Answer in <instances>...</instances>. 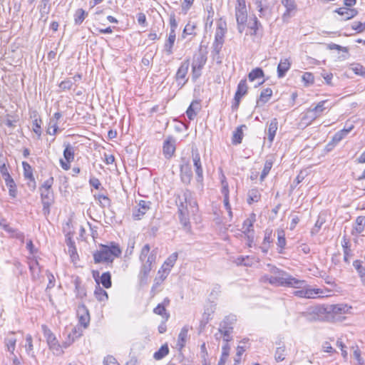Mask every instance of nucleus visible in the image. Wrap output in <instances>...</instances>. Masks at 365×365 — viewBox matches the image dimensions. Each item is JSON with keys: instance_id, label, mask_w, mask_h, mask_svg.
<instances>
[{"instance_id": "51", "label": "nucleus", "mask_w": 365, "mask_h": 365, "mask_svg": "<svg viewBox=\"0 0 365 365\" xmlns=\"http://www.w3.org/2000/svg\"><path fill=\"white\" fill-rule=\"evenodd\" d=\"M365 226V217L364 216H359L356 220V225L354 227V230L357 234H360L363 232Z\"/></svg>"}, {"instance_id": "55", "label": "nucleus", "mask_w": 365, "mask_h": 365, "mask_svg": "<svg viewBox=\"0 0 365 365\" xmlns=\"http://www.w3.org/2000/svg\"><path fill=\"white\" fill-rule=\"evenodd\" d=\"M67 245H68V252L70 255V257L72 259V261L74 262L78 258V254H77L76 248L74 245V242H71L70 240L69 242H67Z\"/></svg>"}, {"instance_id": "26", "label": "nucleus", "mask_w": 365, "mask_h": 365, "mask_svg": "<svg viewBox=\"0 0 365 365\" xmlns=\"http://www.w3.org/2000/svg\"><path fill=\"white\" fill-rule=\"evenodd\" d=\"M341 246L343 247L344 252V260L345 262L349 263V258L350 256H351V250L349 240L346 238V236L342 237Z\"/></svg>"}, {"instance_id": "7", "label": "nucleus", "mask_w": 365, "mask_h": 365, "mask_svg": "<svg viewBox=\"0 0 365 365\" xmlns=\"http://www.w3.org/2000/svg\"><path fill=\"white\" fill-rule=\"evenodd\" d=\"M227 33V23L222 19H220L217 23V29L215 34V41L212 43L216 52L222 50L225 40L224 37Z\"/></svg>"}, {"instance_id": "50", "label": "nucleus", "mask_w": 365, "mask_h": 365, "mask_svg": "<svg viewBox=\"0 0 365 365\" xmlns=\"http://www.w3.org/2000/svg\"><path fill=\"white\" fill-rule=\"evenodd\" d=\"M264 76V72L262 68H256L251 71L248 75V78L250 81H254L256 79L262 78Z\"/></svg>"}, {"instance_id": "36", "label": "nucleus", "mask_w": 365, "mask_h": 365, "mask_svg": "<svg viewBox=\"0 0 365 365\" xmlns=\"http://www.w3.org/2000/svg\"><path fill=\"white\" fill-rule=\"evenodd\" d=\"M277 246L279 248L278 252L282 253V250L284 249L286 245L285 233L283 230H277Z\"/></svg>"}, {"instance_id": "60", "label": "nucleus", "mask_w": 365, "mask_h": 365, "mask_svg": "<svg viewBox=\"0 0 365 365\" xmlns=\"http://www.w3.org/2000/svg\"><path fill=\"white\" fill-rule=\"evenodd\" d=\"M49 1L50 0H41V4L39 6V9L42 17L44 15L48 14L50 11V6H48Z\"/></svg>"}, {"instance_id": "24", "label": "nucleus", "mask_w": 365, "mask_h": 365, "mask_svg": "<svg viewBox=\"0 0 365 365\" xmlns=\"http://www.w3.org/2000/svg\"><path fill=\"white\" fill-rule=\"evenodd\" d=\"M272 96V90L270 88L263 89L260 93L259 98L257 101V106H262L269 101Z\"/></svg>"}, {"instance_id": "40", "label": "nucleus", "mask_w": 365, "mask_h": 365, "mask_svg": "<svg viewBox=\"0 0 365 365\" xmlns=\"http://www.w3.org/2000/svg\"><path fill=\"white\" fill-rule=\"evenodd\" d=\"M88 14L83 9H78L74 14V23L76 25H80L85 20Z\"/></svg>"}, {"instance_id": "39", "label": "nucleus", "mask_w": 365, "mask_h": 365, "mask_svg": "<svg viewBox=\"0 0 365 365\" xmlns=\"http://www.w3.org/2000/svg\"><path fill=\"white\" fill-rule=\"evenodd\" d=\"M94 197L96 200H97L98 201V203L101 207H110V200L109 199V197L107 195L102 194V193H98V194L94 195Z\"/></svg>"}, {"instance_id": "48", "label": "nucleus", "mask_w": 365, "mask_h": 365, "mask_svg": "<svg viewBox=\"0 0 365 365\" xmlns=\"http://www.w3.org/2000/svg\"><path fill=\"white\" fill-rule=\"evenodd\" d=\"M63 157L68 162H72L74 159V150L73 147L68 144L63 150Z\"/></svg>"}, {"instance_id": "45", "label": "nucleus", "mask_w": 365, "mask_h": 365, "mask_svg": "<svg viewBox=\"0 0 365 365\" xmlns=\"http://www.w3.org/2000/svg\"><path fill=\"white\" fill-rule=\"evenodd\" d=\"M153 312L155 314L162 316L165 322H167L170 317V314L167 312L165 304H158V306L154 308Z\"/></svg>"}, {"instance_id": "16", "label": "nucleus", "mask_w": 365, "mask_h": 365, "mask_svg": "<svg viewBox=\"0 0 365 365\" xmlns=\"http://www.w3.org/2000/svg\"><path fill=\"white\" fill-rule=\"evenodd\" d=\"M193 165L195 168V172L196 174V180L197 182L202 184L203 181V170L202 168V163L200 161V157L199 153L192 155Z\"/></svg>"}, {"instance_id": "47", "label": "nucleus", "mask_w": 365, "mask_h": 365, "mask_svg": "<svg viewBox=\"0 0 365 365\" xmlns=\"http://www.w3.org/2000/svg\"><path fill=\"white\" fill-rule=\"evenodd\" d=\"M169 353V349L167 344L161 346L158 351H155L153 354V358L155 360H160L164 358Z\"/></svg>"}, {"instance_id": "63", "label": "nucleus", "mask_w": 365, "mask_h": 365, "mask_svg": "<svg viewBox=\"0 0 365 365\" xmlns=\"http://www.w3.org/2000/svg\"><path fill=\"white\" fill-rule=\"evenodd\" d=\"M73 81L71 78H67L61 82L59 84V88L63 91H68L73 86Z\"/></svg>"}, {"instance_id": "43", "label": "nucleus", "mask_w": 365, "mask_h": 365, "mask_svg": "<svg viewBox=\"0 0 365 365\" xmlns=\"http://www.w3.org/2000/svg\"><path fill=\"white\" fill-rule=\"evenodd\" d=\"M29 269L33 279L38 278L40 274V267L37 260H32L29 263Z\"/></svg>"}, {"instance_id": "27", "label": "nucleus", "mask_w": 365, "mask_h": 365, "mask_svg": "<svg viewBox=\"0 0 365 365\" xmlns=\"http://www.w3.org/2000/svg\"><path fill=\"white\" fill-rule=\"evenodd\" d=\"M290 62L287 58L281 60L277 66V75L279 78H282L290 68Z\"/></svg>"}, {"instance_id": "12", "label": "nucleus", "mask_w": 365, "mask_h": 365, "mask_svg": "<svg viewBox=\"0 0 365 365\" xmlns=\"http://www.w3.org/2000/svg\"><path fill=\"white\" fill-rule=\"evenodd\" d=\"M248 86L246 79H242L238 83L237 91L235 95V103L232 105L233 109H237L242 98L247 93Z\"/></svg>"}, {"instance_id": "10", "label": "nucleus", "mask_w": 365, "mask_h": 365, "mask_svg": "<svg viewBox=\"0 0 365 365\" xmlns=\"http://www.w3.org/2000/svg\"><path fill=\"white\" fill-rule=\"evenodd\" d=\"M41 199L43 204V212L45 215L50 213V207L54 202L53 190H40Z\"/></svg>"}, {"instance_id": "54", "label": "nucleus", "mask_w": 365, "mask_h": 365, "mask_svg": "<svg viewBox=\"0 0 365 365\" xmlns=\"http://www.w3.org/2000/svg\"><path fill=\"white\" fill-rule=\"evenodd\" d=\"M235 321H236L235 316H234V315L228 316V317H225V319L221 322V324H220V327H223L224 324L225 325V327H230V334H231L232 332V329H233L232 324H233L234 322H235Z\"/></svg>"}, {"instance_id": "25", "label": "nucleus", "mask_w": 365, "mask_h": 365, "mask_svg": "<svg viewBox=\"0 0 365 365\" xmlns=\"http://www.w3.org/2000/svg\"><path fill=\"white\" fill-rule=\"evenodd\" d=\"M277 129H278L277 119L273 118L271 120V121L268 125V130H267V138L270 143L273 142Z\"/></svg>"}, {"instance_id": "23", "label": "nucleus", "mask_w": 365, "mask_h": 365, "mask_svg": "<svg viewBox=\"0 0 365 365\" xmlns=\"http://www.w3.org/2000/svg\"><path fill=\"white\" fill-rule=\"evenodd\" d=\"M200 110V103L198 101H193L186 110V115L189 120H193L196 115L197 112Z\"/></svg>"}, {"instance_id": "8", "label": "nucleus", "mask_w": 365, "mask_h": 365, "mask_svg": "<svg viewBox=\"0 0 365 365\" xmlns=\"http://www.w3.org/2000/svg\"><path fill=\"white\" fill-rule=\"evenodd\" d=\"M327 312L325 305H319L309 308L307 312L302 313V315L308 322H316L322 319Z\"/></svg>"}, {"instance_id": "64", "label": "nucleus", "mask_w": 365, "mask_h": 365, "mask_svg": "<svg viewBox=\"0 0 365 365\" xmlns=\"http://www.w3.org/2000/svg\"><path fill=\"white\" fill-rule=\"evenodd\" d=\"M351 29L356 31L357 33H362L365 31V25L362 22L354 21L351 24Z\"/></svg>"}, {"instance_id": "49", "label": "nucleus", "mask_w": 365, "mask_h": 365, "mask_svg": "<svg viewBox=\"0 0 365 365\" xmlns=\"http://www.w3.org/2000/svg\"><path fill=\"white\" fill-rule=\"evenodd\" d=\"M286 348L284 345L277 348L274 359L277 361H282L286 357Z\"/></svg>"}, {"instance_id": "21", "label": "nucleus", "mask_w": 365, "mask_h": 365, "mask_svg": "<svg viewBox=\"0 0 365 365\" xmlns=\"http://www.w3.org/2000/svg\"><path fill=\"white\" fill-rule=\"evenodd\" d=\"M219 327L218 331L215 334V339L219 340L220 339H223L225 341H230L232 339V336L230 334V328L225 327Z\"/></svg>"}, {"instance_id": "34", "label": "nucleus", "mask_w": 365, "mask_h": 365, "mask_svg": "<svg viewBox=\"0 0 365 365\" xmlns=\"http://www.w3.org/2000/svg\"><path fill=\"white\" fill-rule=\"evenodd\" d=\"M353 266L357 271L362 284L365 286V267L362 266V262L358 259L355 260L353 262Z\"/></svg>"}, {"instance_id": "58", "label": "nucleus", "mask_w": 365, "mask_h": 365, "mask_svg": "<svg viewBox=\"0 0 365 365\" xmlns=\"http://www.w3.org/2000/svg\"><path fill=\"white\" fill-rule=\"evenodd\" d=\"M24 175L26 179L34 178L31 166L26 162L22 163Z\"/></svg>"}, {"instance_id": "42", "label": "nucleus", "mask_w": 365, "mask_h": 365, "mask_svg": "<svg viewBox=\"0 0 365 365\" xmlns=\"http://www.w3.org/2000/svg\"><path fill=\"white\" fill-rule=\"evenodd\" d=\"M94 295L97 300L99 302H105L108 298V293L103 288H101L99 284L95 289Z\"/></svg>"}, {"instance_id": "56", "label": "nucleus", "mask_w": 365, "mask_h": 365, "mask_svg": "<svg viewBox=\"0 0 365 365\" xmlns=\"http://www.w3.org/2000/svg\"><path fill=\"white\" fill-rule=\"evenodd\" d=\"M327 103V101H320L314 108H311L314 113L317 115V118L319 117L322 113L327 109L325 104Z\"/></svg>"}, {"instance_id": "44", "label": "nucleus", "mask_w": 365, "mask_h": 365, "mask_svg": "<svg viewBox=\"0 0 365 365\" xmlns=\"http://www.w3.org/2000/svg\"><path fill=\"white\" fill-rule=\"evenodd\" d=\"M260 197L261 195L258 189H252L248 192L247 202L249 204L257 202L260 200Z\"/></svg>"}, {"instance_id": "46", "label": "nucleus", "mask_w": 365, "mask_h": 365, "mask_svg": "<svg viewBox=\"0 0 365 365\" xmlns=\"http://www.w3.org/2000/svg\"><path fill=\"white\" fill-rule=\"evenodd\" d=\"M25 349H26V353L28 354L29 356H30L31 357H35L34 352V345H33L32 336L30 334H27L26 336Z\"/></svg>"}, {"instance_id": "32", "label": "nucleus", "mask_w": 365, "mask_h": 365, "mask_svg": "<svg viewBox=\"0 0 365 365\" xmlns=\"http://www.w3.org/2000/svg\"><path fill=\"white\" fill-rule=\"evenodd\" d=\"M247 26L252 31L251 34L254 36H257L258 31L262 29V26L256 16H254L250 20Z\"/></svg>"}, {"instance_id": "52", "label": "nucleus", "mask_w": 365, "mask_h": 365, "mask_svg": "<svg viewBox=\"0 0 365 365\" xmlns=\"http://www.w3.org/2000/svg\"><path fill=\"white\" fill-rule=\"evenodd\" d=\"M75 287H76V296L80 298H83L86 297V289L83 286L81 285V282L78 279H76L75 280Z\"/></svg>"}, {"instance_id": "5", "label": "nucleus", "mask_w": 365, "mask_h": 365, "mask_svg": "<svg viewBox=\"0 0 365 365\" xmlns=\"http://www.w3.org/2000/svg\"><path fill=\"white\" fill-rule=\"evenodd\" d=\"M41 329L49 349L56 356L63 354V351L61 344H59L54 334L46 325H42Z\"/></svg>"}, {"instance_id": "1", "label": "nucleus", "mask_w": 365, "mask_h": 365, "mask_svg": "<svg viewBox=\"0 0 365 365\" xmlns=\"http://www.w3.org/2000/svg\"><path fill=\"white\" fill-rule=\"evenodd\" d=\"M176 205L180 223L185 230L189 231L190 229V216L195 215L198 210L197 202L193 198L192 192L185 190L178 195Z\"/></svg>"}, {"instance_id": "37", "label": "nucleus", "mask_w": 365, "mask_h": 365, "mask_svg": "<svg viewBox=\"0 0 365 365\" xmlns=\"http://www.w3.org/2000/svg\"><path fill=\"white\" fill-rule=\"evenodd\" d=\"M317 118V116L311 108H309L302 117V121L304 124L309 125Z\"/></svg>"}, {"instance_id": "11", "label": "nucleus", "mask_w": 365, "mask_h": 365, "mask_svg": "<svg viewBox=\"0 0 365 365\" xmlns=\"http://www.w3.org/2000/svg\"><path fill=\"white\" fill-rule=\"evenodd\" d=\"M282 4L286 10L282 14V19L284 22H288L289 19L294 16L297 11V4L294 0H282Z\"/></svg>"}, {"instance_id": "4", "label": "nucleus", "mask_w": 365, "mask_h": 365, "mask_svg": "<svg viewBox=\"0 0 365 365\" xmlns=\"http://www.w3.org/2000/svg\"><path fill=\"white\" fill-rule=\"evenodd\" d=\"M264 279L271 284L287 286L289 287H299V284L305 283V281L297 279L287 272L272 274L270 277L265 276Z\"/></svg>"}, {"instance_id": "41", "label": "nucleus", "mask_w": 365, "mask_h": 365, "mask_svg": "<svg viewBox=\"0 0 365 365\" xmlns=\"http://www.w3.org/2000/svg\"><path fill=\"white\" fill-rule=\"evenodd\" d=\"M98 281L105 288H110L112 285L110 273L109 272L103 273Z\"/></svg>"}, {"instance_id": "62", "label": "nucleus", "mask_w": 365, "mask_h": 365, "mask_svg": "<svg viewBox=\"0 0 365 365\" xmlns=\"http://www.w3.org/2000/svg\"><path fill=\"white\" fill-rule=\"evenodd\" d=\"M347 134V130L344 128L334 134L332 138V141L335 143H337L340 142Z\"/></svg>"}, {"instance_id": "20", "label": "nucleus", "mask_w": 365, "mask_h": 365, "mask_svg": "<svg viewBox=\"0 0 365 365\" xmlns=\"http://www.w3.org/2000/svg\"><path fill=\"white\" fill-rule=\"evenodd\" d=\"M256 221V215L252 213L250 217L246 219L242 225V232L245 234L255 233L253 225Z\"/></svg>"}, {"instance_id": "59", "label": "nucleus", "mask_w": 365, "mask_h": 365, "mask_svg": "<svg viewBox=\"0 0 365 365\" xmlns=\"http://www.w3.org/2000/svg\"><path fill=\"white\" fill-rule=\"evenodd\" d=\"M272 167V162L269 160H266L264 168L260 175V180L262 181L266 178V176L269 173L271 168Z\"/></svg>"}, {"instance_id": "15", "label": "nucleus", "mask_w": 365, "mask_h": 365, "mask_svg": "<svg viewBox=\"0 0 365 365\" xmlns=\"http://www.w3.org/2000/svg\"><path fill=\"white\" fill-rule=\"evenodd\" d=\"M150 202L140 200L138 203V208L133 212V217L135 220H140L150 208Z\"/></svg>"}, {"instance_id": "28", "label": "nucleus", "mask_w": 365, "mask_h": 365, "mask_svg": "<svg viewBox=\"0 0 365 365\" xmlns=\"http://www.w3.org/2000/svg\"><path fill=\"white\" fill-rule=\"evenodd\" d=\"M180 175L181 179L185 183H190L192 177V173L191 168L188 165H183L180 168Z\"/></svg>"}, {"instance_id": "17", "label": "nucleus", "mask_w": 365, "mask_h": 365, "mask_svg": "<svg viewBox=\"0 0 365 365\" xmlns=\"http://www.w3.org/2000/svg\"><path fill=\"white\" fill-rule=\"evenodd\" d=\"M163 154L165 158H171L175 151V140L173 137H168L163 143Z\"/></svg>"}, {"instance_id": "61", "label": "nucleus", "mask_w": 365, "mask_h": 365, "mask_svg": "<svg viewBox=\"0 0 365 365\" xmlns=\"http://www.w3.org/2000/svg\"><path fill=\"white\" fill-rule=\"evenodd\" d=\"M58 130V123H56V120L50 119L48 128L47 130V133L49 135H56Z\"/></svg>"}, {"instance_id": "9", "label": "nucleus", "mask_w": 365, "mask_h": 365, "mask_svg": "<svg viewBox=\"0 0 365 365\" xmlns=\"http://www.w3.org/2000/svg\"><path fill=\"white\" fill-rule=\"evenodd\" d=\"M207 62L206 53L201 50L193 56L192 63V77L194 79L197 78L201 75V70Z\"/></svg>"}, {"instance_id": "14", "label": "nucleus", "mask_w": 365, "mask_h": 365, "mask_svg": "<svg viewBox=\"0 0 365 365\" xmlns=\"http://www.w3.org/2000/svg\"><path fill=\"white\" fill-rule=\"evenodd\" d=\"M190 67V61L188 59L185 60L182 62L180 66L179 67L176 75L175 78L178 82V84H181L182 86L187 82V79H185L188 69Z\"/></svg>"}, {"instance_id": "2", "label": "nucleus", "mask_w": 365, "mask_h": 365, "mask_svg": "<svg viewBox=\"0 0 365 365\" xmlns=\"http://www.w3.org/2000/svg\"><path fill=\"white\" fill-rule=\"evenodd\" d=\"M139 260L140 262V269L138 273V279L140 284H146L148 276L156 261V252L155 250L150 252V247L145 244L141 249Z\"/></svg>"}, {"instance_id": "3", "label": "nucleus", "mask_w": 365, "mask_h": 365, "mask_svg": "<svg viewBox=\"0 0 365 365\" xmlns=\"http://www.w3.org/2000/svg\"><path fill=\"white\" fill-rule=\"evenodd\" d=\"M121 255L119 246L112 243L110 246L101 245L99 250L93 254L95 263H112L115 257Z\"/></svg>"}, {"instance_id": "31", "label": "nucleus", "mask_w": 365, "mask_h": 365, "mask_svg": "<svg viewBox=\"0 0 365 365\" xmlns=\"http://www.w3.org/2000/svg\"><path fill=\"white\" fill-rule=\"evenodd\" d=\"M175 38V33L170 32L168 38L167 39L164 45V49L168 55H171L173 52V47L174 46Z\"/></svg>"}, {"instance_id": "19", "label": "nucleus", "mask_w": 365, "mask_h": 365, "mask_svg": "<svg viewBox=\"0 0 365 365\" xmlns=\"http://www.w3.org/2000/svg\"><path fill=\"white\" fill-rule=\"evenodd\" d=\"M334 12L341 16L343 17L341 20L344 21L349 20L358 14V11L356 9H351L347 7L336 9Z\"/></svg>"}, {"instance_id": "18", "label": "nucleus", "mask_w": 365, "mask_h": 365, "mask_svg": "<svg viewBox=\"0 0 365 365\" xmlns=\"http://www.w3.org/2000/svg\"><path fill=\"white\" fill-rule=\"evenodd\" d=\"M77 314L79 318V323L84 328H86L90 322V316L86 306L81 304L78 307Z\"/></svg>"}, {"instance_id": "6", "label": "nucleus", "mask_w": 365, "mask_h": 365, "mask_svg": "<svg viewBox=\"0 0 365 365\" xmlns=\"http://www.w3.org/2000/svg\"><path fill=\"white\" fill-rule=\"evenodd\" d=\"M235 18L237 23V29L242 33L247 21V11L245 0H237L235 6Z\"/></svg>"}, {"instance_id": "57", "label": "nucleus", "mask_w": 365, "mask_h": 365, "mask_svg": "<svg viewBox=\"0 0 365 365\" xmlns=\"http://www.w3.org/2000/svg\"><path fill=\"white\" fill-rule=\"evenodd\" d=\"M221 184H222L221 192L223 195L224 198H229L228 182H227L226 178L224 175H222V176Z\"/></svg>"}, {"instance_id": "53", "label": "nucleus", "mask_w": 365, "mask_h": 365, "mask_svg": "<svg viewBox=\"0 0 365 365\" xmlns=\"http://www.w3.org/2000/svg\"><path fill=\"white\" fill-rule=\"evenodd\" d=\"M178 255L177 252H174L172 255H170L163 264L164 267H168L171 269L172 267H173V266L175 264V262L178 259Z\"/></svg>"}, {"instance_id": "38", "label": "nucleus", "mask_w": 365, "mask_h": 365, "mask_svg": "<svg viewBox=\"0 0 365 365\" xmlns=\"http://www.w3.org/2000/svg\"><path fill=\"white\" fill-rule=\"evenodd\" d=\"M306 298L315 299L319 294H323L321 289L312 288L310 286H305Z\"/></svg>"}, {"instance_id": "30", "label": "nucleus", "mask_w": 365, "mask_h": 365, "mask_svg": "<svg viewBox=\"0 0 365 365\" xmlns=\"http://www.w3.org/2000/svg\"><path fill=\"white\" fill-rule=\"evenodd\" d=\"M188 331H189L188 326H187V325L184 326L182 328V329L178 335L177 345L179 346L180 349L183 348L185 345V343L187 339Z\"/></svg>"}, {"instance_id": "33", "label": "nucleus", "mask_w": 365, "mask_h": 365, "mask_svg": "<svg viewBox=\"0 0 365 365\" xmlns=\"http://www.w3.org/2000/svg\"><path fill=\"white\" fill-rule=\"evenodd\" d=\"M5 183L6 187L9 189V195L12 198H16L18 194L17 187L16 182H14L12 178L9 179H6Z\"/></svg>"}, {"instance_id": "35", "label": "nucleus", "mask_w": 365, "mask_h": 365, "mask_svg": "<svg viewBox=\"0 0 365 365\" xmlns=\"http://www.w3.org/2000/svg\"><path fill=\"white\" fill-rule=\"evenodd\" d=\"M246 128L245 125H242L237 128V129L233 133L232 142L235 145H237L242 143L243 138V131L242 128Z\"/></svg>"}, {"instance_id": "29", "label": "nucleus", "mask_w": 365, "mask_h": 365, "mask_svg": "<svg viewBox=\"0 0 365 365\" xmlns=\"http://www.w3.org/2000/svg\"><path fill=\"white\" fill-rule=\"evenodd\" d=\"M16 339L14 333H10L5 339L4 344L8 351L14 354L16 347Z\"/></svg>"}, {"instance_id": "13", "label": "nucleus", "mask_w": 365, "mask_h": 365, "mask_svg": "<svg viewBox=\"0 0 365 365\" xmlns=\"http://www.w3.org/2000/svg\"><path fill=\"white\" fill-rule=\"evenodd\" d=\"M325 309L327 311V314L339 315L349 313L351 307L346 304H337L326 305Z\"/></svg>"}, {"instance_id": "22", "label": "nucleus", "mask_w": 365, "mask_h": 365, "mask_svg": "<svg viewBox=\"0 0 365 365\" xmlns=\"http://www.w3.org/2000/svg\"><path fill=\"white\" fill-rule=\"evenodd\" d=\"M170 269L166 267H164L163 264L160 269L158 272V277L155 279V284L153 286V289L155 287L158 286L162 283L168 276Z\"/></svg>"}]
</instances>
